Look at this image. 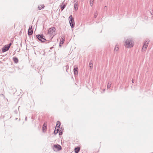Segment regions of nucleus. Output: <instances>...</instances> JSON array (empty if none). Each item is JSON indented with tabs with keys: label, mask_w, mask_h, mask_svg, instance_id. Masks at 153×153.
<instances>
[{
	"label": "nucleus",
	"mask_w": 153,
	"mask_h": 153,
	"mask_svg": "<svg viewBox=\"0 0 153 153\" xmlns=\"http://www.w3.org/2000/svg\"><path fill=\"white\" fill-rule=\"evenodd\" d=\"M126 47L128 48H132L134 46V41L131 38H128L124 39Z\"/></svg>",
	"instance_id": "f257e3e1"
},
{
	"label": "nucleus",
	"mask_w": 153,
	"mask_h": 153,
	"mask_svg": "<svg viewBox=\"0 0 153 153\" xmlns=\"http://www.w3.org/2000/svg\"><path fill=\"white\" fill-rule=\"evenodd\" d=\"M56 30L55 27H52L50 28L48 30V34L53 36L56 34Z\"/></svg>",
	"instance_id": "f03ea898"
},
{
	"label": "nucleus",
	"mask_w": 153,
	"mask_h": 153,
	"mask_svg": "<svg viewBox=\"0 0 153 153\" xmlns=\"http://www.w3.org/2000/svg\"><path fill=\"white\" fill-rule=\"evenodd\" d=\"M36 38L42 42H44L47 41L45 37L43 34H38L36 36Z\"/></svg>",
	"instance_id": "7ed1b4c3"
},
{
	"label": "nucleus",
	"mask_w": 153,
	"mask_h": 153,
	"mask_svg": "<svg viewBox=\"0 0 153 153\" xmlns=\"http://www.w3.org/2000/svg\"><path fill=\"white\" fill-rule=\"evenodd\" d=\"M69 23L70 26L72 28H73L74 27L75 25L74 19L72 18L71 15L69 16Z\"/></svg>",
	"instance_id": "20e7f679"
},
{
	"label": "nucleus",
	"mask_w": 153,
	"mask_h": 153,
	"mask_svg": "<svg viewBox=\"0 0 153 153\" xmlns=\"http://www.w3.org/2000/svg\"><path fill=\"white\" fill-rule=\"evenodd\" d=\"M53 149L55 151H59L62 149L61 146L59 144H55L53 146Z\"/></svg>",
	"instance_id": "39448f33"
},
{
	"label": "nucleus",
	"mask_w": 153,
	"mask_h": 153,
	"mask_svg": "<svg viewBox=\"0 0 153 153\" xmlns=\"http://www.w3.org/2000/svg\"><path fill=\"white\" fill-rule=\"evenodd\" d=\"M74 2H75L74 4L75 10H77L78 7V1L76 0H75Z\"/></svg>",
	"instance_id": "423d86ee"
},
{
	"label": "nucleus",
	"mask_w": 153,
	"mask_h": 153,
	"mask_svg": "<svg viewBox=\"0 0 153 153\" xmlns=\"http://www.w3.org/2000/svg\"><path fill=\"white\" fill-rule=\"evenodd\" d=\"M32 26H30L29 28L28 29V34L29 36H30L32 35L33 31V30L32 29Z\"/></svg>",
	"instance_id": "0eeeda50"
},
{
	"label": "nucleus",
	"mask_w": 153,
	"mask_h": 153,
	"mask_svg": "<svg viewBox=\"0 0 153 153\" xmlns=\"http://www.w3.org/2000/svg\"><path fill=\"white\" fill-rule=\"evenodd\" d=\"M9 49V48L6 45L2 48V51L3 52H5L7 51Z\"/></svg>",
	"instance_id": "6e6552de"
},
{
	"label": "nucleus",
	"mask_w": 153,
	"mask_h": 153,
	"mask_svg": "<svg viewBox=\"0 0 153 153\" xmlns=\"http://www.w3.org/2000/svg\"><path fill=\"white\" fill-rule=\"evenodd\" d=\"M65 36H62L61 37V39H60V42L59 45V46H61V44L62 45L63 44V43H64V41L65 40Z\"/></svg>",
	"instance_id": "1a4fd4ad"
},
{
	"label": "nucleus",
	"mask_w": 153,
	"mask_h": 153,
	"mask_svg": "<svg viewBox=\"0 0 153 153\" xmlns=\"http://www.w3.org/2000/svg\"><path fill=\"white\" fill-rule=\"evenodd\" d=\"M66 4L65 3V1H64L62 3V5L60 6L61 7V11H62L63 10V9L65 8L66 7Z\"/></svg>",
	"instance_id": "9d476101"
},
{
	"label": "nucleus",
	"mask_w": 153,
	"mask_h": 153,
	"mask_svg": "<svg viewBox=\"0 0 153 153\" xmlns=\"http://www.w3.org/2000/svg\"><path fill=\"white\" fill-rule=\"evenodd\" d=\"M93 62L92 60H91L90 61L89 64V69L90 70H92L93 68Z\"/></svg>",
	"instance_id": "9b49d317"
},
{
	"label": "nucleus",
	"mask_w": 153,
	"mask_h": 153,
	"mask_svg": "<svg viewBox=\"0 0 153 153\" xmlns=\"http://www.w3.org/2000/svg\"><path fill=\"white\" fill-rule=\"evenodd\" d=\"M74 74L75 75H77L78 73V69L77 67L75 68L74 69Z\"/></svg>",
	"instance_id": "f8f14e48"
},
{
	"label": "nucleus",
	"mask_w": 153,
	"mask_h": 153,
	"mask_svg": "<svg viewBox=\"0 0 153 153\" xmlns=\"http://www.w3.org/2000/svg\"><path fill=\"white\" fill-rule=\"evenodd\" d=\"M60 122L59 121H58L56 123V126L55 127V129H56L57 128H59H59H60Z\"/></svg>",
	"instance_id": "ddd939ff"
},
{
	"label": "nucleus",
	"mask_w": 153,
	"mask_h": 153,
	"mask_svg": "<svg viewBox=\"0 0 153 153\" xmlns=\"http://www.w3.org/2000/svg\"><path fill=\"white\" fill-rule=\"evenodd\" d=\"M13 60L15 63H17L18 62L19 60L17 57H13Z\"/></svg>",
	"instance_id": "4468645a"
},
{
	"label": "nucleus",
	"mask_w": 153,
	"mask_h": 153,
	"mask_svg": "<svg viewBox=\"0 0 153 153\" xmlns=\"http://www.w3.org/2000/svg\"><path fill=\"white\" fill-rule=\"evenodd\" d=\"M75 152L76 153H78L79 150H80V148L79 147H76L75 148Z\"/></svg>",
	"instance_id": "2eb2a0df"
},
{
	"label": "nucleus",
	"mask_w": 153,
	"mask_h": 153,
	"mask_svg": "<svg viewBox=\"0 0 153 153\" xmlns=\"http://www.w3.org/2000/svg\"><path fill=\"white\" fill-rule=\"evenodd\" d=\"M147 46H148L147 45H146L144 44L143 46V47L142 50H143V51H145L146 50L145 49L146 48Z\"/></svg>",
	"instance_id": "dca6fc26"
},
{
	"label": "nucleus",
	"mask_w": 153,
	"mask_h": 153,
	"mask_svg": "<svg viewBox=\"0 0 153 153\" xmlns=\"http://www.w3.org/2000/svg\"><path fill=\"white\" fill-rule=\"evenodd\" d=\"M59 128H57L56 129H55V130L54 131V134L55 135L57 134L59 131Z\"/></svg>",
	"instance_id": "f3484780"
},
{
	"label": "nucleus",
	"mask_w": 153,
	"mask_h": 153,
	"mask_svg": "<svg viewBox=\"0 0 153 153\" xmlns=\"http://www.w3.org/2000/svg\"><path fill=\"white\" fill-rule=\"evenodd\" d=\"M47 128L46 125L45 123H44L42 126V130L43 131Z\"/></svg>",
	"instance_id": "a211bd4d"
},
{
	"label": "nucleus",
	"mask_w": 153,
	"mask_h": 153,
	"mask_svg": "<svg viewBox=\"0 0 153 153\" xmlns=\"http://www.w3.org/2000/svg\"><path fill=\"white\" fill-rule=\"evenodd\" d=\"M111 82H108V83L107 84V88L108 89L109 88H110V87L111 86Z\"/></svg>",
	"instance_id": "6ab92c4d"
},
{
	"label": "nucleus",
	"mask_w": 153,
	"mask_h": 153,
	"mask_svg": "<svg viewBox=\"0 0 153 153\" xmlns=\"http://www.w3.org/2000/svg\"><path fill=\"white\" fill-rule=\"evenodd\" d=\"M94 0H90V5L91 7L93 5Z\"/></svg>",
	"instance_id": "aec40b11"
},
{
	"label": "nucleus",
	"mask_w": 153,
	"mask_h": 153,
	"mask_svg": "<svg viewBox=\"0 0 153 153\" xmlns=\"http://www.w3.org/2000/svg\"><path fill=\"white\" fill-rule=\"evenodd\" d=\"M44 7V6H43V5H40V6H38V9L39 10H40L42 9Z\"/></svg>",
	"instance_id": "412c9836"
},
{
	"label": "nucleus",
	"mask_w": 153,
	"mask_h": 153,
	"mask_svg": "<svg viewBox=\"0 0 153 153\" xmlns=\"http://www.w3.org/2000/svg\"><path fill=\"white\" fill-rule=\"evenodd\" d=\"M97 16V11L95 12L94 17V18H96Z\"/></svg>",
	"instance_id": "4be33fe9"
},
{
	"label": "nucleus",
	"mask_w": 153,
	"mask_h": 153,
	"mask_svg": "<svg viewBox=\"0 0 153 153\" xmlns=\"http://www.w3.org/2000/svg\"><path fill=\"white\" fill-rule=\"evenodd\" d=\"M149 41H146L144 43V45H147L148 46V45L149 44Z\"/></svg>",
	"instance_id": "5701e85b"
},
{
	"label": "nucleus",
	"mask_w": 153,
	"mask_h": 153,
	"mask_svg": "<svg viewBox=\"0 0 153 153\" xmlns=\"http://www.w3.org/2000/svg\"><path fill=\"white\" fill-rule=\"evenodd\" d=\"M118 49V48L117 47V45H116L115 48H114V51H117Z\"/></svg>",
	"instance_id": "b1692460"
},
{
	"label": "nucleus",
	"mask_w": 153,
	"mask_h": 153,
	"mask_svg": "<svg viewBox=\"0 0 153 153\" xmlns=\"http://www.w3.org/2000/svg\"><path fill=\"white\" fill-rule=\"evenodd\" d=\"M59 135H62V131L61 130H60L59 132Z\"/></svg>",
	"instance_id": "393cba45"
},
{
	"label": "nucleus",
	"mask_w": 153,
	"mask_h": 153,
	"mask_svg": "<svg viewBox=\"0 0 153 153\" xmlns=\"http://www.w3.org/2000/svg\"><path fill=\"white\" fill-rule=\"evenodd\" d=\"M11 45V43H10L8 45H7V46L10 48Z\"/></svg>",
	"instance_id": "a878e982"
},
{
	"label": "nucleus",
	"mask_w": 153,
	"mask_h": 153,
	"mask_svg": "<svg viewBox=\"0 0 153 153\" xmlns=\"http://www.w3.org/2000/svg\"><path fill=\"white\" fill-rule=\"evenodd\" d=\"M0 95L1 96H3V97L4 98H5V96L3 94H0Z\"/></svg>",
	"instance_id": "bb28decb"
},
{
	"label": "nucleus",
	"mask_w": 153,
	"mask_h": 153,
	"mask_svg": "<svg viewBox=\"0 0 153 153\" xmlns=\"http://www.w3.org/2000/svg\"><path fill=\"white\" fill-rule=\"evenodd\" d=\"M132 83H134V80H133V79H132Z\"/></svg>",
	"instance_id": "cd10ccee"
},
{
	"label": "nucleus",
	"mask_w": 153,
	"mask_h": 153,
	"mask_svg": "<svg viewBox=\"0 0 153 153\" xmlns=\"http://www.w3.org/2000/svg\"><path fill=\"white\" fill-rule=\"evenodd\" d=\"M27 117H26L25 120V121H27Z\"/></svg>",
	"instance_id": "c85d7f7f"
},
{
	"label": "nucleus",
	"mask_w": 153,
	"mask_h": 153,
	"mask_svg": "<svg viewBox=\"0 0 153 153\" xmlns=\"http://www.w3.org/2000/svg\"><path fill=\"white\" fill-rule=\"evenodd\" d=\"M53 48V47H51V48H50V49H52V48Z\"/></svg>",
	"instance_id": "c756f323"
},
{
	"label": "nucleus",
	"mask_w": 153,
	"mask_h": 153,
	"mask_svg": "<svg viewBox=\"0 0 153 153\" xmlns=\"http://www.w3.org/2000/svg\"><path fill=\"white\" fill-rule=\"evenodd\" d=\"M60 129H61L62 130H63V128H62V127H61Z\"/></svg>",
	"instance_id": "7c9ffc66"
},
{
	"label": "nucleus",
	"mask_w": 153,
	"mask_h": 153,
	"mask_svg": "<svg viewBox=\"0 0 153 153\" xmlns=\"http://www.w3.org/2000/svg\"><path fill=\"white\" fill-rule=\"evenodd\" d=\"M107 7V6H105V7Z\"/></svg>",
	"instance_id": "2f4dec72"
}]
</instances>
